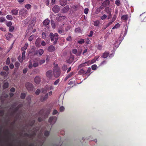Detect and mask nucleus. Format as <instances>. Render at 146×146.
Wrapping results in <instances>:
<instances>
[{
	"label": "nucleus",
	"instance_id": "obj_1",
	"mask_svg": "<svg viewBox=\"0 0 146 146\" xmlns=\"http://www.w3.org/2000/svg\"><path fill=\"white\" fill-rule=\"evenodd\" d=\"M54 64V66L53 69V74L56 78L59 77L60 75L61 72L60 68L58 67V64Z\"/></svg>",
	"mask_w": 146,
	"mask_h": 146
},
{
	"label": "nucleus",
	"instance_id": "obj_2",
	"mask_svg": "<svg viewBox=\"0 0 146 146\" xmlns=\"http://www.w3.org/2000/svg\"><path fill=\"white\" fill-rule=\"evenodd\" d=\"M54 86H52L47 85L44 88L42 89V92L44 94L46 93L47 92L54 89Z\"/></svg>",
	"mask_w": 146,
	"mask_h": 146
},
{
	"label": "nucleus",
	"instance_id": "obj_3",
	"mask_svg": "<svg viewBox=\"0 0 146 146\" xmlns=\"http://www.w3.org/2000/svg\"><path fill=\"white\" fill-rule=\"evenodd\" d=\"M57 119L56 116H52L50 117L49 119V122L51 125H53L55 123Z\"/></svg>",
	"mask_w": 146,
	"mask_h": 146
},
{
	"label": "nucleus",
	"instance_id": "obj_4",
	"mask_svg": "<svg viewBox=\"0 0 146 146\" xmlns=\"http://www.w3.org/2000/svg\"><path fill=\"white\" fill-rule=\"evenodd\" d=\"M96 61V59L94 58L92 59L91 61L89 60L86 62L84 63L81 64V65L83 66H85L86 65H89L90 64L94 63Z\"/></svg>",
	"mask_w": 146,
	"mask_h": 146
},
{
	"label": "nucleus",
	"instance_id": "obj_5",
	"mask_svg": "<svg viewBox=\"0 0 146 146\" xmlns=\"http://www.w3.org/2000/svg\"><path fill=\"white\" fill-rule=\"evenodd\" d=\"M27 14V10L25 9H21L20 10L19 12L20 16L24 17H25Z\"/></svg>",
	"mask_w": 146,
	"mask_h": 146
},
{
	"label": "nucleus",
	"instance_id": "obj_6",
	"mask_svg": "<svg viewBox=\"0 0 146 146\" xmlns=\"http://www.w3.org/2000/svg\"><path fill=\"white\" fill-rule=\"evenodd\" d=\"M53 74L52 70H50L47 71L46 73V77L50 79L53 77Z\"/></svg>",
	"mask_w": 146,
	"mask_h": 146
},
{
	"label": "nucleus",
	"instance_id": "obj_7",
	"mask_svg": "<svg viewBox=\"0 0 146 146\" xmlns=\"http://www.w3.org/2000/svg\"><path fill=\"white\" fill-rule=\"evenodd\" d=\"M25 86L27 89L29 91L32 90L33 87V85L30 83L27 82L25 84Z\"/></svg>",
	"mask_w": 146,
	"mask_h": 146
},
{
	"label": "nucleus",
	"instance_id": "obj_8",
	"mask_svg": "<svg viewBox=\"0 0 146 146\" xmlns=\"http://www.w3.org/2000/svg\"><path fill=\"white\" fill-rule=\"evenodd\" d=\"M72 51L73 54H76L77 56H80L81 54L82 50H81L77 51L76 49H73Z\"/></svg>",
	"mask_w": 146,
	"mask_h": 146
},
{
	"label": "nucleus",
	"instance_id": "obj_9",
	"mask_svg": "<svg viewBox=\"0 0 146 146\" xmlns=\"http://www.w3.org/2000/svg\"><path fill=\"white\" fill-rule=\"evenodd\" d=\"M60 10V8L57 5L54 6L52 8V11L55 13H58Z\"/></svg>",
	"mask_w": 146,
	"mask_h": 146
},
{
	"label": "nucleus",
	"instance_id": "obj_10",
	"mask_svg": "<svg viewBox=\"0 0 146 146\" xmlns=\"http://www.w3.org/2000/svg\"><path fill=\"white\" fill-rule=\"evenodd\" d=\"M55 50V47L51 45L48 48V50L50 52H53Z\"/></svg>",
	"mask_w": 146,
	"mask_h": 146
},
{
	"label": "nucleus",
	"instance_id": "obj_11",
	"mask_svg": "<svg viewBox=\"0 0 146 146\" xmlns=\"http://www.w3.org/2000/svg\"><path fill=\"white\" fill-rule=\"evenodd\" d=\"M34 81L36 84H39L40 81V77L39 76L36 77L35 78Z\"/></svg>",
	"mask_w": 146,
	"mask_h": 146
},
{
	"label": "nucleus",
	"instance_id": "obj_12",
	"mask_svg": "<svg viewBox=\"0 0 146 146\" xmlns=\"http://www.w3.org/2000/svg\"><path fill=\"white\" fill-rule=\"evenodd\" d=\"M25 52L24 51L22 53V59L20 58V57L18 58V60L20 62H22L23 61V60L24 59L25 57Z\"/></svg>",
	"mask_w": 146,
	"mask_h": 146
},
{
	"label": "nucleus",
	"instance_id": "obj_13",
	"mask_svg": "<svg viewBox=\"0 0 146 146\" xmlns=\"http://www.w3.org/2000/svg\"><path fill=\"white\" fill-rule=\"evenodd\" d=\"M60 4L62 6H64L67 3V0H60Z\"/></svg>",
	"mask_w": 146,
	"mask_h": 146
},
{
	"label": "nucleus",
	"instance_id": "obj_14",
	"mask_svg": "<svg viewBox=\"0 0 146 146\" xmlns=\"http://www.w3.org/2000/svg\"><path fill=\"white\" fill-rule=\"evenodd\" d=\"M58 34L57 33H55L54 34V36L55 37V41L53 42L54 44H55L57 43L58 38Z\"/></svg>",
	"mask_w": 146,
	"mask_h": 146
},
{
	"label": "nucleus",
	"instance_id": "obj_15",
	"mask_svg": "<svg viewBox=\"0 0 146 146\" xmlns=\"http://www.w3.org/2000/svg\"><path fill=\"white\" fill-rule=\"evenodd\" d=\"M122 40H119V42H117V41H116V43L114 44V48L116 49L118 47Z\"/></svg>",
	"mask_w": 146,
	"mask_h": 146
},
{
	"label": "nucleus",
	"instance_id": "obj_16",
	"mask_svg": "<svg viewBox=\"0 0 146 146\" xmlns=\"http://www.w3.org/2000/svg\"><path fill=\"white\" fill-rule=\"evenodd\" d=\"M109 4L110 1L108 0H106L102 3V5L104 7H106L109 5Z\"/></svg>",
	"mask_w": 146,
	"mask_h": 146
},
{
	"label": "nucleus",
	"instance_id": "obj_17",
	"mask_svg": "<svg viewBox=\"0 0 146 146\" xmlns=\"http://www.w3.org/2000/svg\"><path fill=\"white\" fill-rule=\"evenodd\" d=\"M74 74V73L73 72H71L70 73L68 74L65 77L64 80L66 81L68 78H70V77H71L72 75H73Z\"/></svg>",
	"mask_w": 146,
	"mask_h": 146
},
{
	"label": "nucleus",
	"instance_id": "obj_18",
	"mask_svg": "<svg viewBox=\"0 0 146 146\" xmlns=\"http://www.w3.org/2000/svg\"><path fill=\"white\" fill-rule=\"evenodd\" d=\"M18 11L17 9H13L11 11L12 14L15 15H17L18 14Z\"/></svg>",
	"mask_w": 146,
	"mask_h": 146
},
{
	"label": "nucleus",
	"instance_id": "obj_19",
	"mask_svg": "<svg viewBox=\"0 0 146 146\" xmlns=\"http://www.w3.org/2000/svg\"><path fill=\"white\" fill-rule=\"evenodd\" d=\"M49 36H50L51 41L54 42L55 41V37L54 36V34L52 33H51L50 34Z\"/></svg>",
	"mask_w": 146,
	"mask_h": 146
},
{
	"label": "nucleus",
	"instance_id": "obj_20",
	"mask_svg": "<svg viewBox=\"0 0 146 146\" xmlns=\"http://www.w3.org/2000/svg\"><path fill=\"white\" fill-rule=\"evenodd\" d=\"M50 23V20L49 19H46L43 22V24L44 25L46 26L48 25Z\"/></svg>",
	"mask_w": 146,
	"mask_h": 146
},
{
	"label": "nucleus",
	"instance_id": "obj_21",
	"mask_svg": "<svg viewBox=\"0 0 146 146\" xmlns=\"http://www.w3.org/2000/svg\"><path fill=\"white\" fill-rule=\"evenodd\" d=\"M6 36L7 39L9 40L13 36L10 33H8L6 35Z\"/></svg>",
	"mask_w": 146,
	"mask_h": 146
},
{
	"label": "nucleus",
	"instance_id": "obj_22",
	"mask_svg": "<svg viewBox=\"0 0 146 146\" xmlns=\"http://www.w3.org/2000/svg\"><path fill=\"white\" fill-rule=\"evenodd\" d=\"M69 9V7L68 6H66L63 9V12L65 13L68 11Z\"/></svg>",
	"mask_w": 146,
	"mask_h": 146
},
{
	"label": "nucleus",
	"instance_id": "obj_23",
	"mask_svg": "<svg viewBox=\"0 0 146 146\" xmlns=\"http://www.w3.org/2000/svg\"><path fill=\"white\" fill-rule=\"evenodd\" d=\"M121 19L122 20L126 21L128 19V16L127 15H123L121 17Z\"/></svg>",
	"mask_w": 146,
	"mask_h": 146
},
{
	"label": "nucleus",
	"instance_id": "obj_24",
	"mask_svg": "<svg viewBox=\"0 0 146 146\" xmlns=\"http://www.w3.org/2000/svg\"><path fill=\"white\" fill-rule=\"evenodd\" d=\"M28 46V44L27 43H26L25 44L24 46L21 48V50L22 51H24L26 50L27 47Z\"/></svg>",
	"mask_w": 146,
	"mask_h": 146
},
{
	"label": "nucleus",
	"instance_id": "obj_25",
	"mask_svg": "<svg viewBox=\"0 0 146 146\" xmlns=\"http://www.w3.org/2000/svg\"><path fill=\"white\" fill-rule=\"evenodd\" d=\"M48 94L47 93L45 94L44 97L43 98H41V100L42 101H43L45 100L46 99H47L48 98Z\"/></svg>",
	"mask_w": 146,
	"mask_h": 146
},
{
	"label": "nucleus",
	"instance_id": "obj_26",
	"mask_svg": "<svg viewBox=\"0 0 146 146\" xmlns=\"http://www.w3.org/2000/svg\"><path fill=\"white\" fill-rule=\"evenodd\" d=\"M108 53L107 52H105L102 56V57L103 58H106L108 56Z\"/></svg>",
	"mask_w": 146,
	"mask_h": 146
},
{
	"label": "nucleus",
	"instance_id": "obj_27",
	"mask_svg": "<svg viewBox=\"0 0 146 146\" xmlns=\"http://www.w3.org/2000/svg\"><path fill=\"white\" fill-rule=\"evenodd\" d=\"M100 22L98 20H97L96 21H95L94 22V25L95 26H98L99 24H100Z\"/></svg>",
	"mask_w": 146,
	"mask_h": 146
},
{
	"label": "nucleus",
	"instance_id": "obj_28",
	"mask_svg": "<svg viewBox=\"0 0 146 146\" xmlns=\"http://www.w3.org/2000/svg\"><path fill=\"white\" fill-rule=\"evenodd\" d=\"M38 52L39 55H41L44 52V51L42 49H40L38 50Z\"/></svg>",
	"mask_w": 146,
	"mask_h": 146
},
{
	"label": "nucleus",
	"instance_id": "obj_29",
	"mask_svg": "<svg viewBox=\"0 0 146 146\" xmlns=\"http://www.w3.org/2000/svg\"><path fill=\"white\" fill-rule=\"evenodd\" d=\"M73 60V58H70L67 60V62L68 63H71Z\"/></svg>",
	"mask_w": 146,
	"mask_h": 146
},
{
	"label": "nucleus",
	"instance_id": "obj_30",
	"mask_svg": "<svg viewBox=\"0 0 146 146\" xmlns=\"http://www.w3.org/2000/svg\"><path fill=\"white\" fill-rule=\"evenodd\" d=\"M86 73V72L84 71L83 69H81L79 72V74H85Z\"/></svg>",
	"mask_w": 146,
	"mask_h": 146
},
{
	"label": "nucleus",
	"instance_id": "obj_31",
	"mask_svg": "<svg viewBox=\"0 0 146 146\" xmlns=\"http://www.w3.org/2000/svg\"><path fill=\"white\" fill-rule=\"evenodd\" d=\"M75 31L76 33H79L81 32V30L80 28L78 27L75 29Z\"/></svg>",
	"mask_w": 146,
	"mask_h": 146
},
{
	"label": "nucleus",
	"instance_id": "obj_32",
	"mask_svg": "<svg viewBox=\"0 0 146 146\" xmlns=\"http://www.w3.org/2000/svg\"><path fill=\"white\" fill-rule=\"evenodd\" d=\"M120 26V25L119 23H117L113 27V29H117Z\"/></svg>",
	"mask_w": 146,
	"mask_h": 146
},
{
	"label": "nucleus",
	"instance_id": "obj_33",
	"mask_svg": "<svg viewBox=\"0 0 146 146\" xmlns=\"http://www.w3.org/2000/svg\"><path fill=\"white\" fill-rule=\"evenodd\" d=\"M7 19L9 20H11L13 19V17L11 15H7L6 16Z\"/></svg>",
	"mask_w": 146,
	"mask_h": 146
},
{
	"label": "nucleus",
	"instance_id": "obj_34",
	"mask_svg": "<svg viewBox=\"0 0 146 146\" xmlns=\"http://www.w3.org/2000/svg\"><path fill=\"white\" fill-rule=\"evenodd\" d=\"M50 112L49 111H47V113L45 114H44V113H42L41 114L42 116H44V117H47L48 114Z\"/></svg>",
	"mask_w": 146,
	"mask_h": 146
},
{
	"label": "nucleus",
	"instance_id": "obj_35",
	"mask_svg": "<svg viewBox=\"0 0 146 146\" xmlns=\"http://www.w3.org/2000/svg\"><path fill=\"white\" fill-rule=\"evenodd\" d=\"M36 21V18H34L31 22V24L33 25H35Z\"/></svg>",
	"mask_w": 146,
	"mask_h": 146
},
{
	"label": "nucleus",
	"instance_id": "obj_36",
	"mask_svg": "<svg viewBox=\"0 0 146 146\" xmlns=\"http://www.w3.org/2000/svg\"><path fill=\"white\" fill-rule=\"evenodd\" d=\"M8 83L7 82L5 83L3 86V88H7L8 87Z\"/></svg>",
	"mask_w": 146,
	"mask_h": 146
},
{
	"label": "nucleus",
	"instance_id": "obj_37",
	"mask_svg": "<svg viewBox=\"0 0 146 146\" xmlns=\"http://www.w3.org/2000/svg\"><path fill=\"white\" fill-rule=\"evenodd\" d=\"M107 17V16L105 14L103 15L101 17V19L102 20L105 19Z\"/></svg>",
	"mask_w": 146,
	"mask_h": 146
},
{
	"label": "nucleus",
	"instance_id": "obj_38",
	"mask_svg": "<svg viewBox=\"0 0 146 146\" xmlns=\"http://www.w3.org/2000/svg\"><path fill=\"white\" fill-rule=\"evenodd\" d=\"M115 4L117 6L120 5V2L119 0H116L115 2Z\"/></svg>",
	"mask_w": 146,
	"mask_h": 146
},
{
	"label": "nucleus",
	"instance_id": "obj_39",
	"mask_svg": "<svg viewBox=\"0 0 146 146\" xmlns=\"http://www.w3.org/2000/svg\"><path fill=\"white\" fill-rule=\"evenodd\" d=\"M84 42V39H81L78 41V42L79 44H82Z\"/></svg>",
	"mask_w": 146,
	"mask_h": 146
},
{
	"label": "nucleus",
	"instance_id": "obj_40",
	"mask_svg": "<svg viewBox=\"0 0 146 146\" xmlns=\"http://www.w3.org/2000/svg\"><path fill=\"white\" fill-rule=\"evenodd\" d=\"M29 64L28 66V67L29 68H31L33 67V64L32 63L31 60L29 61Z\"/></svg>",
	"mask_w": 146,
	"mask_h": 146
},
{
	"label": "nucleus",
	"instance_id": "obj_41",
	"mask_svg": "<svg viewBox=\"0 0 146 146\" xmlns=\"http://www.w3.org/2000/svg\"><path fill=\"white\" fill-rule=\"evenodd\" d=\"M25 8L28 9L31 8V5L30 4H27L25 6Z\"/></svg>",
	"mask_w": 146,
	"mask_h": 146
},
{
	"label": "nucleus",
	"instance_id": "obj_42",
	"mask_svg": "<svg viewBox=\"0 0 146 146\" xmlns=\"http://www.w3.org/2000/svg\"><path fill=\"white\" fill-rule=\"evenodd\" d=\"M97 65L96 64H94L92 66V68L93 70H95L96 69Z\"/></svg>",
	"mask_w": 146,
	"mask_h": 146
},
{
	"label": "nucleus",
	"instance_id": "obj_43",
	"mask_svg": "<svg viewBox=\"0 0 146 146\" xmlns=\"http://www.w3.org/2000/svg\"><path fill=\"white\" fill-rule=\"evenodd\" d=\"M67 66L66 65H64L62 67V70L64 71H66L67 68Z\"/></svg>",
	"mask_w": 146,
	"mask_h": 146
},
{
	"label": "nucleus",
	"instance_id": "obj_44",
	"mask_svg": "<svg viewBox=\"0 0 146 146\" xmlns=\"http://www.w3.org/2000/svg\"><path fill=\"white\" fill-rule=\"evenodd\" d=\"M59 82L60 80L59 79H58L54 82V85H56L59 83Z\"/></svg>",
	"mask_w": 146,
	"mask_h": 146
},
{
	"label": "nucleus",
	"instance_id": "obj_45",
	"mask_svg": "<svg viewBox=\"0 0 146 146\" xmlns=\"http://www.w3.org/2000/svg\"><path fill=\"white\" fill-rule=\"evenodd\" d=\"M38 62H35L33 64V66L34 67H36L38 66Z\"/></svg>",
	"mask_w": 146,
	"mask_h": 146
},
{
	"label": "nucleus",
	"instance_id": "obj_46",
	"mask_svg": "<svg viewBox=\"0 0 146 146\" xmlns=\"http://www.w3.org/2000/svg\"><path fill=\"white\" fill-rule=\"evenodd\" d=\"M14 28V27L13 26H10L9 28V31L12 32L13 31Z\"/></svg>",
	"mask_w": 146,
	"mask_h": 146
},
{
	"label": "nucleus",
	"instance_id": "obj_47",
	"mask_svg": "<svg viewBox=\"0 0 146 146\" xmlns=\"http://www.w3.org/2000/svg\"><path fill=\"white\" fill-rule=\"evenodd\" d=\"M114 21H112V20H111V21L110 22L106 25V27H109L110 25Z\"/></svg>",
	"mask_w": 146,
	"mask_h": 146
},
{
	"label": "nucleus",
	"instance_id": "obj_48",
	"mask_svg": "<svg viewBox=\"0 0 146 146\" xmlns=\"http://www.w3.org/2000/svg\"><path fill=\"white\" fill-rule=\"evenodd\" d=\"M45 60L44 59L41 60L39 61V64L40 65H41L44 63L45 62Z\"/></svg>",
	"mask_w": 146,
	"mask_h": 146
},
{
	"label": "nucleus",
	"instance_id": "obj_49",
	"mask_svg": "<svg viewBox=\"0 0 146 146\" xmlns=\"http://www.w3.org/2000/svg\"><path fill=\"white\" fill-rule=\"evenodd\" d=\"M12 25V22L11 21L9 22L6 23V25L8 27H10V26H11V25Z\"/></svg>",
	"mask_w": 146,
	"mask_h": 146
},
{
	"label": "nucleus",
	"instance_id": "obj_50",
	"mask_svg": "<svg viewBox=\"0 0 146 146\" xmlns=\"http://www.w3.org/2000/svg\"><path fill=\"white\" fill-rule=\"evenodd\" d=\"M49 134V131L46 130L44 132V135L46 136H48Z\"/></svg>",
	"mask_w": 146,
	"mask_h": 146
},
{
	"label": "nucleus",
	"instance_id": "obj_51",
	"mask_svg": "<svg viewBox=\"0 0 146 146\" xmlns=\"http://www.w3.org/2000/svg\"><path fill=\"white\" fill-rule=\"evenodd\" d=\"M35 44H36V46L37 47H39L40 46V45L39 43V42H38L37 40L36 41Z\"/></svg>",
	"mask_w": 146,
	"mask_h": 146
},
{
	"label": "nucleus",
	"instance_id": "obj_52",
	"mask_svg": "<svg viewBox=\"0 0 146 146\" xmlns=\"http://www.w3.org/2000/svg\"><path fill=\"white\" fill-rule=\"evenodd\" d=\"M89 9L88 8H85L84 10V13L85 14H87L88 13Z\"/></svg>",
	"mask_w": 146,
	"mask_h": 146
},
{
	"label": "nucleus",
	"instance_id": "obj_53",
	"mask_svg": "<svg viewBox=\"0 0 146 146\" xmlns=\"http://www.w3.org/2000/svg\"><path fill=\"white\" fill-rule=\"evenodd\" d=\"M10 62V60L9 58H8L7 59L6 61V64H7L8 65L9 64Z\"/></svg>",
	"mask_w": 146,
	"mask_h": 146
},
{
	"label": "nucleus",
	"instance_id": "obj_54",
	"mask_svg": "<svg viewBox=\"0 0 146 146\" xmlns=\"http://www.w3.org/2000/svg\"><path fill=\"white\" fill-rule=\"evenodd\" d=\"M117 17L116 15L115 14L112 17V18L111 20H112V21H114Z\"/></svg>",
	"mask_w": 146,
	"mask_h": 146
},
{
	"label": "nucleus",
	"instance_id": "obj_55",
	"mask_svg": "<svg viewBox=\"0 0 146 146\" xmlns=\"http://www.w3.org/2000/svg\"><path fill=\"white\" fill-rule=\"evenodd\" d=\"M115 50H112L113 51V52L112 54H110L109 55V57H110V58H111V57H112L114 55V51Z\"/></svg>",
	"mask_w": 146,
	"mask_h": 146
},
{
	"label": "nucleus",
	"instance_id": "obj_56",
	"mask_svg": "<svg viewBox=\"0 0 146 146\" xmlns=\"http://www.w3.org/2000/svg\"><path fill=\"white\" fill-rule=\"evenodd\" d=\"M34 38V36H33V35L31 36L30 37H29V40L30 41H32L33 40V39Z\"/></svg>",
	"mask_w": 146,
	"mask_h": 146
},
{
	"label": "nucleus",
	"instance_id": "obj_57",
	"mask_svg": "<svg viewBox=\"0 0 146 146\" xmlns=\"http://www.w3.org/2000/svg\"><path fill=\"white\" fill-rule=\"evenodd\" d=\"M25 94L22 93L21 94V97L22 99H24L25 98Z\"/></svg>",
	"mask_w": 146,
	"mask_h": 146
},
{
	"label": "nucleus",
	"instance_id": "obj_58",
	"mask_svg": "<svg viewBox=\"0 0 146 146\" xmlns=\"http://www.w3.org/2000/svg\"><path fill=\"white\" fill-rule=\"evenodd\" d=\"M42 38H45L46 37L45 33L44 32L42 33Z\"/></svg>",
	"mask_w": 146,
	"mask_h": 146
},
{
	"label": "nucleus",
	"instance_id": "obj_59",
	"mask_svg": "<svg viewBox=\"0 0 146 146\" xmlns=\"http://www.w3.org/2000/svg\"><path fill=\"white\" fill-rule=\"evenodd\" d=\"M64 110V108L63 106H61L60 107V111L61 112L63 111Z\"/></svg>",
	"mask_w": 146,
	"mask_h": 146
},
{
	"label": "nucleus",
	"instance_id": "obj_60",
	"mask_svg": "<svg viewBox=\"0 0 146 146\" xmlns=\"http://www.w3.org/2000/svg\"><path fill=\"white\" fill-rule=\"evenodd\" d=\"M109 14H108V19H110L112 15L111 12H109Z\"/></svg>",
	"mask_w": 146,
	"mask_h": 146
},
{
	"label": "nucleus",
	"instance_id": "obj_61",
	"mask_svg": "<svg viewBox=\"0 0 146 146\" xmlns=\"http://www.w3.org/2000/svg\"><path fill=\"white\" fill-rule=\"evenodd\" d=\"M5 19L3 17L0 18V22L1 23L5 21Z\"/></svg>",
	"mask_w": 146,
	"mask_h": 146
},
{
	"label": "nucleus",
	"instance_id": "obj_62",
	"mask_svg": "<svg viewBox=\"0 0 146 146\" xmlns=\"http://www.w3.org/2000/svg\"><path fill=\"white\" fill-rule=\"evenodd\" d=\"M3 69L6 71H7L9 70V68L8 66H5L3 67Z\"/></svg>",
	"mask_w": 146,
	"mask_h": 146
},
{
	"label": "nucleus",
	"instance_id": "obj_63",
	"mask_svg": "<svg viewBox=\"0 0 146 146\" xmlns=\"http://www.w3.org/2000/svg\"><path fill=\"white\" fill-rule=\"evenodd\" d=\"M28 69L27 68H25L23 70V73L24 74L26 73Z\"/></svg>",
	"mask_w": 146,
	"mask_h": 146
},
{
	"label": "nucleus",
	"instance_id": "obj_64",
	"mask_svg": "<svg viewBox=\"0 0 146 146\" xmlns=\"http://www.w3.org/2000/svg\"><path fill=\"white\" fill-rule=\"evenodd\" d=\"M40 92V90L39 89H37L35 92V94L36 95H38L39 94Z\"/></svg>",
	"mask_w": 146,
	"mask_h": 146
}]
</instances>
